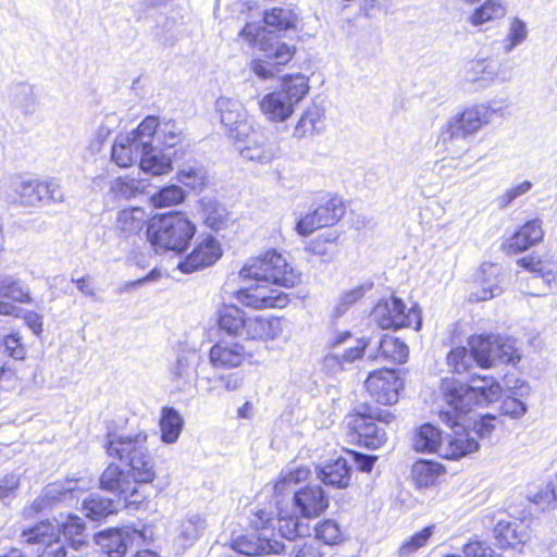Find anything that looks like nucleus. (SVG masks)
Masks as SVG:
<instances>
[{
  "instance_id": "obj_1",
  "label": "nucleus",
  "mask_w": 557,
  "mask_h": 557,
  "mask_svg": "<svg viewBox=\"0 0 557 557\" xmlns=\"http://www.w3.org/2000/svg\"><path fill=\"white\" fill-rule=\"evenodd\" d=\"M481 384L469 386L454 377L442 380L441 391L446 408L440 411V420L451 428L453 433L442 443L440 457L457 460L478 451L476 437L462 424L463 416L476 405H487L502 396L503 388L493 377L479 379Z\"/></svg>"
},
{
  "instance_id": "obj_2",
  "label": "nucleus",
  "mask_w": 557,
  "mask_h": 557,
  "mask_svg": "<svg viewBox=\"0 0 557 557\" xmlns=\"http://www.w3.org/2000/svg\"><path fill=\"white\" fill-rule=\"evenodd\" d=\"M85 523L78 516L70 515L65 522L53 524L41 521L24 530L21 534L23 542L37 546L38 557H65V548L60 540L61 533L72 547L79 549L86 544Z\"/></svg>"
},
{
  "instance_id": "obj_3",
  "label": "nucleus",
  "mask_w": 557,
  "mask_h": 557,
  "mask_svg": "<svg viewBox=\"0 0 557 557\" xmlns=\"http://www.w3.org/2000/svg\"><path fill=\"white\" fill-rule=\"evenodd\" d=\"M107 454L128 466V476L134 483H151L156 478V462L148 448L144 431L128 434H108Z\"/></svg>"
},
{
  "instance_id": "obj_4",
  "label": "nucleus",
  "mask_w": 557,
  "mask_h": 557,
  "mask_svg": "<svg viewBox=\"0 0 557 557\" xmlns=\"http://www.w3.org/2000/svg\"><path fill=\"white\" fill-rule=\"evenodd\" d=\"M239 36L250 47L262 52V57L251 62L252 72L261 79L274 77L281 71V66L292 60L296 51L294 46L267 39V30L256 23L246 24Z\"/></svg>"
},
{
  "instance_id": "obj_5",
  "label": "nucleus",
  "mask_w": 557,
  "mask_h": 557,
  "mask_svg": "<svg viewBox=\"0 0 557 557\" xmlns=\"http://www.w3.org/2000/svg\"><path fill=\"white\" fill-rule=\"evenodd\" d=\"M195 233L196 225L182 212L154 218L147 230L148 239L157 252L185 251Z\"/></svg>"
},
{
  "instance_id": "obj_6",
  "label": "nucleus",
  "mask_w": 557,
  "mask_h": 557,
  "mask_svg": "<svg viewBox=\"0 0 557 557\" xmlns=\"http://www.w3.org/2000/svg\"><path fill=\"white\" fill-rule=\"evenodd\" d=\"M309 90L305 75L286 77L280 89L264 95L259 101V109L265 120L272 123L285 122Z\"/></svg>"
},
{
  "instance_id": "obj_7",
  "label": "nucleus",
  "mask_w": 557,
  "mask_h": 557,
  "mask_svg": "<svg viewBox=\"0 0 557 557\" xmlns=\"http://www.w3.org/2000/svg\"><path fill=\"white\" fill-rule=\"evenodd\" d=\"M496 112V109L486 103L467 107L442 125L440 138L447 150H453L458 147V141L467 140L488 125Z\"/></svg>"
},
{
  "instance_id": "obj_8",
  "label": "nucleus",
  "mask_w": 557,
  "mask_h": 557,
  "mask_svg": "<svg viewBox=\"0 0 557 557\" xmlns=\"http://www.w3.org/2000/svg\"><path fill=\"white\" fill-rule=\"evenodd\" d=\"M239 275L243 278H253L287 288L294 287L300 281L299 274L289 267L281 253L274 250L249 259L242 268Z\"/></svg>"
},
{
  "instance_id": "obj_9",
  "label": "nucleus",
  "mask_w": 557,
  "mask_h": 557,
  "mask_svg": "<svg viewBox=\"0 0 557 557\" xmlns=\"http://www.w3.org/2000/svg\"><path fill=\"white\" fill-rule=\"evenodd\" d=\"M251 527L257 532L256 537L243 536L235 541V549L244 555L253 556L260 554H280L284 544L275 539L273 519L271 512L258 510L250 520Z\"/></svg>"
},
{
  "instance_id": "obj_10",
  "label": "nucleus",
  "mask_w": 557,
  "mask_h": 557,
  "mask_svg": "<svg viewBox=\"0 0 557 557\" xmlns=\"http://www.w3.org/2000/svg\"><path fill=\"white\" fill-rule=\"evenodd\" d=\"M158 126L156 116H147L136 129L116 137L112 147V159L121 168L139 163L147 140H153Z\"/></svg>"
},
{
  "instance_id": "obj_11",
  "label": "nucleus",
  "mask_w": 557,
  "mask_h": 557,
  "mask_svg": "<svg viewBox=\"0 0 557 557\" xmlns=\"http://www.w3.org/2000/svg\"><path fill=\"white\" fill-rule=\"evenodd\" d=\"M372 319L381 329L413 327L419 330L421 317L416 308L406 310L401 299L389 297L381 299L372 311Z\"/></svg>"
},
{
  "instance_id": "obj_12",
  "label": "nucleus",
  "mask_w": 557,
  "mask_h": 557,
  "mask_svg": "<svg viewBox=\"0 0 557 557\" xmlns=\"http://www.w3.org/2000/svg\"><path fill=\"white\" fill-rule=\"evenodd\" d=\"M215 113L230 137L242 141L250 134L248 111L238 99L219 97L215 100Z\"/></svg>"
},
{
  "instance_id": "obj_13",
  "label": "nucleus",
  "mask_w": 557,
  "mask_h": 557,
  "mask_svg": "<svg viewBox=\"0 0 557 557\" xmlns=\"http://www.w3.org/2000/svg\"><path fill=\"white\" fill-rule=\"evenodd\" d=\"M345 214V205L337 196L323 198L320 205L310 213L301 216L295 226L300 236H309L315 230L336 224Z\"/></svg>"
},
{
  "instance_id": "obj_14",
  "label": "nucleus",
  "mask_w": 557,
  "mask_h": 557,
  "mask_svg": "<svg viewBox=\"0 0 557 557\" xmlns=\"http://www.w3.org/2000/svg\"><path fill=\"white\" fill-rule=\"evenodd\" d=\"M90 485L91 480L83 476L50 483L44 488L41 495L34 500L33 509L36 512H41L58 503L72 505L78 498V495L87 491Z\"/></svg>"
},
{
  "instance_id": "obj_15",
  "label": "nucleus",
  "mask_w": 557,
  "mask_h": 557,
  "mask_svg": "<svg viewBox=\"0 0 557 557\" xmlns=\"http://www.w3.org/2000/svg\"><path fill=\"white\" fill-rule=\"evenodd\" d=\"M364 386L375 403L391 406L398 401L403 381L395 370L383 368L372 371L368 375Z\"/></svg>"
},
{
  "instance_id": "obj_16",
  "label": "nucleus",
  "mask_w": 557,
  "mask_h": 557,
  "mask_svg": "<svg viewBox=\"0 0 557 557\" xmlns=\"http://www.w3.org/2000/svg\"><path fill=\"white\" fill-rule=\"evenodd\" d=\"M273 284L256 281L252 285L242 288L236 293V299L243 306L253 309L282 308L287 299Z\"/></svg>"
},
{
  "instance_id": "obj_17",
  "label": "nucleus",
  "mask_w": 557,
  "mask_h": 557,
  "mask_svg": "<svg viewBox=\"0 0 557 557\" xmlns=\"http://www.w3.org/2000/svg\"><path fill=\"white\" fill-rule=\"evenodd\" d=\"M222 256V248L216 238L207 235L200 238L191 252L178 263L184 273H193L214 264Z\"/></svg>"
},
{
  "instance_id": "obj_18",
  "label": "nucleus",
  "mask_w": 557,
  "mask_h": 557,
  "mask_svg": "<svg viewBox=\"0 0 557 557\" xmlns=\"http://www.w3.org/2000/svg\"><path fill=\"white\" fill-rule=\"evenodd\" d=\"M329 504V497L319 484H308L293 496L294 511L302 518L319 517L327 509Z\"/></svg>"
},
{
  "instance_id": "obj_19",
  "label": "nucleus",
  "mask_w": 557,
  "mask_h": 557,
  "mask_svg": "<svg viewBox=\"0 0 557 557\" xmlns=\"http://www.w3.org/2000/svg\"><path fill=\"white\" fill-rule=\"evenodd\" d=\"M198 358L194 352L177 356L169 368V380L177 393H187L195 387L198 377Z\"/></svg>"
},
{
  "instance_id": "obj_20",
  "label": "nucleus",
  "mask_w": 557,
  "mask_h": 557,
  "mask_svg": "<svg viewBox=\"0 0 557 557\" xmlns=\"http://www.w3.org/2000/svg\"><path fill=\"white\" fill-rule=\"evenodd\" d=\"M348 428L357 435L361 445L371 449L381 447L387 438L385 429L379 426L371 416L362 413L351 416Z\"/></svg>"
},
{
  "instance_id": "obj_21",
  "label": "nucleus",
  "mask_w": 557,
  "mask_h": 557,
  "mask_svg": "<svg viewBox=\"0 0 557 557\" xmlns=\"http://www.w3.org/2000/svg\"><path fill=\"white\" fill-rule=\"evenodd\" d=\"M466 79L472 83L490 85L494 82L509 81V72L498 61L492 59H476L467 63Z\"/></svg>"
},
{
  "instance_id": "obj_22",
  "label": "nucleus",
  "mask_w": 557,
  "mask_h": 557,
  "mask_svg": "<svg viewBox=\"0 0 557 557\" xmlns=\"http://www.w3.org/2000/svg\"><path fill=\"white\" fill-rule=\"evenodd\" d=\"M141 540V532L131 528L109 529L97 536V543L108 557H123L129 543Z\"/></svg>"
},
{
  "instance_id": "obj_23",
  "label": "nucleus",
  "mask_w": 557,
  "mask_h": 557,
  "mask_svg": "<svg viewBox=\"0 0 557 557\" xmlns=\"http://www.w3.org/2000/svg\"><path fill=\"white\" fill-rule=\"evenodd\" d=\"M248 354L237 342L221 339L209 351V360L215 369H233L243 364Z\"/></svg>"
},
{
  "instance_id": "obj_24",
  "label": "nucleus",
  "mask_w": 557,
  "mask_h": 557,
  "mask_svg": "<svg viewBox=\"0 0 557 557\" xmlns=\"http://www.w3.org/2000/svg\"><path fill=\"white\" fill-rule=\"evenodd\" d=\"M500 268L494 263H483L476 275L478 290L471 295L478 301H485L499 296L503 290V280L499 278Z\"/></svg>"
},
{
  "instance_id": "obj_25",
  "label": "nucleus",
  "mask_w": 557,
  "mask_h": 557,
  "mask_svg": "<svg viewBox=\"0 0 557 557\" xmlns=\"http://www.w3.org/2000/svg\"><path fill=\"white\" fill-rule=\"evenodd\" d=\"M524 269L529 270L533 275L530 278V285L536 287L537 290L530 292L533 296H545L555 283V274L542 260L531 257H524L518 261Z\"/></svg>"
},
{
  "instance_id": "obj_26",
  "label": "nucleus",
  "mask_w": 557,
  "mask_h": 557,
  "mask_svg": "<svg viewBox=\"0 0 557 557\" xmlns=\"http://www.w3.org/2000/svg\"><path fill=\"white\" fill-rule=\"evenodd\" d=\"M283 333V324L278 318H248L245 338L258 341H273Z\"/></svg>"
},
{
  "instance_id": "obj_27",
  "label": "nucleus",
  "mask_w": 557,
  "mask_h": 557,
  "mask_svg": "<svg viewBox=\"0 0 557 557\" xmlns=\"http://www.w3.org/2000/svg\"><path fill=\"white\" fill-rule=\"evenodd\" d=\"M317 474L325 485L345 488L350 481V466L346 458L338 457L324 466L317 467Z\"/></svg>"
},
{
  "instance_id": "obj_28",
  "label": "nucleus",
  "mask_w": 557,
  "mask_h": 557,
  "mask_svg": "<svg viewBox=\"0 0 557 557\" xmlns=\"http://www.w3.org/2000/svg\"><path fill=\"white\" fill-rule=\"evenodd\" d=\"M44 182L38 180L14 178L11 182L13 195H8L13 201L25 206H36L44 201Z\"/></svg>"
},
{
  "instance_id": "obj_29",
  "label": "nucleus",
  "mask_w": 557,
  "mask_h": 557,
  "mask_svg": "<svg viewBox=\"0 0 557 557\" xmlns=\"http://www.w3.org/2000/svg\"><path fill=\"white\" fill-rule=\"evenodd\" d=\"M153 140H147L139 160L143 172L151 175H163L172 170V159L152 145Z\"/></svg>"
},
{
  "instance_id": "obj_30",
  "label": "nucleus",
  "mask_w": 557,
  "mask_h": 557,
  "mask_svg": "<svg viewBox=\"0 0 557 557\" xmlns=\"http://www.w3.org/2000/svg\"><path fill=\"white\" fill-rule=\"evenodd\" d=\"M247 320L245 312L236 306H222L218 311L219 330L230 336L244 337Z\"/></svg>"
},
{
  "instance_id": "obj_31",
  "label": "nucleus",
  "mask_w": 557,
  "mask_h": 557,
  "mask_svg": "<svg viewBox=\"0 0 557 557\" xmlns=\"http://www.w3.org/2000/svg\"><path fill=\"white\" fill-rule=\"evenodd\" d=\"M544 231L542 221L534 219L528 221L517 231L509 240L508 247L513 252H520L536 245L543 239Z\"/></svg>"
},
{
  "instance_id": "obj_32",
  "label": "nucleus",
  "mask_w": 557,
  "mask_h": 557,
  "mask_svg": "<svg viewBox=\"0 0 557 557\" xmlns=\"http://www.w3.org/2000/svg\"><path fill=\"white\" fill-rule=\"evenodd\" d=\"M498 336L473 335L469 338L468 345L471 354L481 368H490L496 363L495 349Z\"/></svg>"
},
{
  "instance_id": "obj_33",
  "label": "nucleus",
  "mask_w": 557,
  "mask_h": 557,
  "mask_svg": "<svg viewBox=\"0 0 557 557\" xmlns=\"http://www.w3.org/2000/svg\"><path fill=\"white\" fill-rule=\"evenodd\" d=\"M207 522L198 513L190 515L181 521L175 537L176 545L183 550L191 547L203 534Z\"/></svg>"
},
{
  "instance_id": "obj_34",
  "label": "nucleus",
  "mask_w": 557,
  "mask_h": 557,
  "mask_svg": "<svg viewBox=\"0 0 557 557\" xmlns=\"http://www.w3.org/2000/svg\"><path fill=\"white\" fill-rule=\"evenodd\" d=\"M409 349L407 345L396 337L384 335L377 348V351L369 354L368 358L372 360H387L394 363H404L407 360Z\"/></svg>"
},
{
  "instance_id": "obj_35",
  "label": "nucleus",
  "mask_w": 557,
  "mask_h": 557,
  "mask_svg": "<svg viewBox=\"0 0 557 557\" xmlns=\"http://www.w3.org/2000/svg\"><path fill=\"white\" fill-rule=\"evenodd\" d=\"M184 419L176 409L172 407H163L161 409L159 428L163 443H175L182 433Z\"/></svg>"
},
{
  "instance_id": "obj_36",
  "label": "nucleus",
  "mask_w": 557,
  "mask_h": 557,
  "mask_svg": "<svg viewBox=\"0 0 557 557\" xmlns=\"http://www.w3.org/2000/svg\"><path fill=\"white\" fill-rule=\"evenodd\" d=\"M297 14L288 8H273L264 12L263 28L267 30V36L272 32H283L294 28L297 23ZM261 27L262 25L258 23ZM274 41L272 38H269Z\"/></svg>"
},
{
  "instance_id": "obj_37",
  "label": "nucleus",
  "mask_w": 557,
  "mask_h": 557,
  "mask_svg": "<svg viewBox=\"0 0 557 557\" xmlns=\"http://www.w3.org/2000/svg\"><path fill=\"white\" fill-rule=\"evenodd\" d=\"M148 183L144 178L129 175L120 176L110 184V193L116 199L128 200L146 193Z\"/></svg>"
},
{
  "instance_id": "obj_38",
  "label": "nucleus",
  "mask_w": 557,
  "mask_h": 557,
  "mask_svg": "<svg viewBox=\"0 0 557 557\" xmlns=\"http://www.w3.org/2000/svg\"><path fill=\"white\" fill-rule=\"evenodd\" d=\"M507 14V7L503 0H485L469 16V22L475 27L502 20Z\"/></svg>"
},
{
  "instance_id": "obj_39",
  "label": "nucleus",
  "mask_w": 557,
  "mask_h": 557,
  "mask_svg": "<svg viewBox=\"0 0 557 557\" xmlns=\"http://www.w3.org/2000/svg\"><path fill=\"white\" fill-rule=\"evenodd\" d=\"M444 441L437 428L430 423L421 425L416 432L412 441L414 450L420 453H437L440 455L441 446Z\"/></svg>"
},
{
  "instance_id": "obj_40",
  "label": "nucleus",
  "mask_w": 557,
  "mask_h": 557,
  "mask_svg": "<svg viewBox=\"0 0 557 557\" xmlns=\"http://www.w3.org/2000/svg\"><path fill=\"white\" fill-rule=\"evenodd\" d=\"M277 506H280V503H277ZM277 519H273V528L275 532V539L277 536L287 539V540H294L300 534V523H299V517L298 513H289L287 510L283 509L282 507H277Z\"/></svg>"
},
{
  "instance_id": "obj_41",
  "label": "nucleus",
  "mask_w": 557,
  "mask_h": 557,
  "mask_svg": "<svg viewBox=\"0 0 557 557\" xmlns=\"http://www.w3.org/2000/svg\"><path fill=\"white\" fill-rule=\"evenodd\" d=\"M200 205L202 218L208 227L219 231L227 225L228 212L222 205L211 198H202Z\"/></svg>"
},
{
  "instance_id": "obj_42",
  "label": "nucleus",
  "mask_w": 557,
  "mask_h": 557,
  "mask_svg": "<svg viewBox=\"0 0 557 557\" xmlns=\"http://www.w3.org/2000/svg\"><path fill=\"white\" fill-rule=\"evenodd\" d=\"M11 102L26 114H32L37 109V98L34 87L27 83H20L11 87Z\"/></svg>"
},
{
  "instance_id": "obj_43",
  "label": "nucleus",
  "mask_w": 557,
  "mask_h": 557,
  "mask_svg": "<svg viewBox=\"0 0 557 557\" xmlns=\"http://www.w3.org/2000/svg\"><path fill=\"white\" fill-rule=\"evenodd\" d=\"M0 297L10 298L17 302L32 301L29 290L24 283L13 275L0 274Z\"/></svg>"
},
{
  "instance_id": "obj_44",
  "label": "nucleus",
  "mask_w": 557,
  "mask_h": 557,
  "mask_svg": "<svg viewBox=\"0 0 557 557\" xmlns=\"http://www.w3.org/2000/svg\"><path fill=\"white\" fill-rule=\"evenodd\" d=\"M146 223V212L139 207L121 210L117 214L116 226L125 234H136Z\"/></svg>"
},
{
  "instance_id": "obj_45",
  "label": "nucleus",
  "mask_w": 557,
  "mask_h": 557,
  "mask_svg": "<svg viewBox=\"0 0 557 557\" xmlns=\"http://www.w3.org/2000/svg\"><path fill=\"white\" fill-rule=\"evenodd\" d=\"M444 473V467L434 461L419 460L412 467V476L420 487H426L435 483Z\"/></svg>"
},
{
  "instance_id": "obj_46",
  "label": "nucleus",
  "mask_w": 557,
  "mask_h": 557,
  "mask_svg": "<svg viewBox=\"0 0 557 557\" xmlns=\"http://www.w3.org/2000/svg\"><path fill=\"white\" fill-rule=\"evenodd\" d=\"M83 511L91 520H100L116 512V505L111 498L91 495L83 503Z\"/></svg>"
},
{
  "instance_id": "obj_47",
  "label": "nucleus",
  "mask_w": 557,
  "mask_h": 557,
  "mask_svg": "<svg viewBox=\"0 0 557 557\" xmlns=\"http://www.w3.org/2000/svg\"><path fill=\"white\" fill-rule=\"evenodd\" d=\"M310 469L305 466L287 467L282 470L274 484L275 494L285 493L292 485L304 482L310 476Z\"/></svg>"
},
{
  "instance_id": "obj_48",
  "label": "nucleus",
  "mask_w": 557,
  "mask_h": 557,
  "mask_svg": "<svg viewBox=\"0 0 557 557\" xmlns=\"http://www.w3.org/2000/svg\"><path fill=\"white\" fill-rule=\"evenodd\" d=\"M184 133L182 127L174 121H158L153 140L162 143L164 146L172 148L182 143Z\"/></svg>"
},
{
  "instance_id": "obj_49",
  "label": "nucleus",
  "mask_w": 557,
  "mask_h": 557,
  "mask_svg": "<svg viewBox=\"0 0 557 557\" xmlns=\"http://www.w3.org/2000/svg\"><path fill=\"white\" fill-rule=\"evenodd\" d=\"M339 235L335 230L321 233L308 243L306 250L321 257L331 256L332 246L336 245Z\"/></svg>"
},
{
  "instance_id": "obj_50",
  "label": "nucleus",
  "mask_w": 557,
  "mask_h": 557,
  "mask_svg": "<svg viewBox=\"0 0 557 557\" xmlns=\"http://www.w3.org/2000/svg\"><path fill=\"white\" fill-rule=\"evenodd\" d=\"M185 199V191L177 185H169L151 196V203L156 208H165L178 205Z\"/></svg>"
},
{
  "instance_id": "obj_51",
  "label": "nucleus",
  "mask_w": 557,
  "mask_h": 557,
  "mask_svg": "<svg viewBox=\"0 0 557 557\" xmlns=\"http://www.w3.org/2000/svg\"><path fill=\"white\" fill-rule=\"evenodd\" d=\"M373 288L372 282H366L349 290L344 292L335 306L336 315H343L352 305L361 299Z\"/></svg>"
},
{
  "instance_id": "obj_52",
  "label": "nucleus",
  "mask_w": 557,
  "mask_h": 557,
  "mask_svg": "<svg viewBox=\"0 0 557 557\" xmlns=\"http://www.w3.org/2000/svg\"><path fill=\"white\" fill-rule=\"evenodd\" d=\"M517 523L500 520L494 528V534L500 547H512L522 541V536L518 533Z\"/></svg>"
},
{
  "instance_id": "obj_53",
  "label": "nucleus",
  "mask_w": 557,
  "mask_h": 557,
  "mask_svg": "<svg viewBox=\"0 0 557 557\" xmlns=\"http://www.w3.org/2000/svg\"><path fill=\"white\" fill-rule=\"evenodd\" d=\"M315 540L326 545H337L343 542V532L339 524L332 519H325L315 527Z\"/></svg>"
},
{
  "instance_id": "obj_54",
  "label": "nucleus",
  "mask_w": 557,
  "mask_h": 557,
  "mask_svg": "<svg viewBox=\"0 0 557 557\" xmlns=\"http://www.w3.org/2000/svg\"><path fill=\"white\" fill-rule=\"evenodd\" d=\"M434 529V525H428L406 540L398 548V555L400 557H408L424 547L433 535Z\"/></svg>"
},
{
  "instance_id": "obj_55",
  "label": "nucleus",
  "mask_w": 557,
  "mask_h": 557,
  "mask_svg": "<svg viewBox=\"0 0 557 557\" xmlns=\"http://www.w3.org/2000/svg\"><path fill=\"white\" fill-rule=\"evenodd\" d=\"M177 180L191 189L200 188L206 181V170L202 165L197 163L186 164L178 172Z\"/></svg>"
},
{
  "instance_id": "obj_56",
  "label": "nucleus",
  "mask_w": 557,
  "mask_h": 557,
  "mask_svg": "<svg viewBox=\"0 0 557 557\" xmlns=\"http://www.w3.org/2000/svg\"><path fill=\"white\" fill-rule=\"evenodd\" d=\"M449 367L456 373L468 372L475 363L471 350L466 347H456L447 356Z\"/></svg>"
},
{
  "instance_id": "obj_57",
  "label": "nucleus",
  "mask_w": 557,
  "mask_h": 557,
  "mask_svg": "<svg viewBox=\"0 0 557 557\" xmlns=\"http://www.w3.org/2000/svg\"><path fill=\"white\" fill-rule=\"evenodd\" d=\"M1 342L7 356L14 360H24L26 358L27 349L18 331H10V333L3 335Z\"/></svg>"
},
{
  "instance_id": "obj_58",
  "label": "nucleus",
  "mask_w": 557,
  "mask_h": 557,
  "mask_svg": "<svg viewBox=\"0 0 557 557\" xmlns=\"http://www.w3.org/2000/svg\"><path fill=\"white\" fill-rule=\"evenodd\" d=\"M321 120V113L318 108L308 109L297 122L294 136L302 138L308 135H312L318 128V124Z\"/></svg>"
},
{
  "instance_id": "obj_59",
  "label": "nucleus",
  "mask_w": 557,
  "mask_h": 557,
  "mask_svg": "<svg viewBox=\"0 0 557 557\" xmlns=\"http://www.w3.org/2000/svg\"><path fill=\"white\" fill-rule=\"evenodd\" d=\"M496 362L516 364L520 360V354L516 342L511 338L499 337L495 349Z\"/></svg>"
},
{
  "instance_id": "obj_60",
  "label": "nucleus",
  "mask_w": 557,
  "mask_h": 557,
  "mask_svg": "<svg viewBox=\"0 0 557 557\" xmlns=\"http://www.w3.org/2000/svg\"><path fill=\"white\" fill-rule=\"evenodd\" d=\"M126 482L120 467L114 463L109 465L100 478L101 487L110 492L120 493Z\"/></svg>"
},
{
  "instance_id": "obj_61",
  "label": "nucleus",
  "mask_w": 557,
  "mask_h": 557,
  "mask_svg": "<svg viewBox=\"0 0 557 557\" xmlns=\"http://www.w3.org/2000/svg\"><path fill=\"white\" fill-rule=\"evenodd\" d=\"M527 37L528 28L525 23L518 17L512 18L507 35L509 44L505 46V50L507 52L511 51L516 46L522 44Z\"/></svg>"
},
{
  "instance_id": "obj_62",
  "label": "nucleus",
  "mask_w": 557,
  "mask_h": 557,
  "mask_svg": "<svg viewBox=\"0 0 557 557\" xmlns=\"http://www.w3.org/2000/svg\"><path fill=\"white\" fill-rule=\"evenodd\" d=\"M243 158L258 161L260 163H268L274 158V150L270 146H248L240 149Z\"/></svg>"
},
{
  "instance_id": "obj_63",
  "label": "nucleus",
  "mask_w": 557,
  "mask_h": 557,
  "mask_svg": "<svg viewBox=\"0 0 557 557\" xmlns=\"http://www.w3.org/2000/svg\"><path fill=\"white\" fill-rule=\"evenodd\" d=\"M138 483L126 482L121 488L120 496L124 499L127 507L138 508L146 500V494L137 486Z\"/></svg>"
},
{
  "instance_id": "obj_64",
  "label": "nucleus",
  "mask_w": 557,
  "mask_h": 557,
  "mask_svg": "<svg viewBox=\"0 0 557 557\" xmlns=\"http://www.w3.org/2000/svg\"><path fill=\"white\" fill-rule=\"evenodd\" d=\"M527 411V405L516 396L506 397L500 406V413L511 419H520Z\"/></svg>"
}]
</instances>
